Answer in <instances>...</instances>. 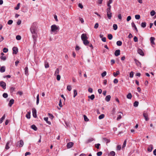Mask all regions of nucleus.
Instances as JSON below:
<instances>
[{"mask_svg":"<svg viewBox=\"0 0 156 156\" xmlns=\"http://www.w3.org/2000/svg\"><path fill=\"white\" fill-rule=\"evenodd\" d=\"M15 88L13 87H11L10 88V91L11 92H13L14 91H15Z\"/></svg>","mask_w":156,"mask_h":156,"instance_id":"56","label":"nucleus"},{"mask_svg":"<svg viewBox=\"0 0 156 156\" xmlns=\"http://www.w3.org/2000/svg\"><path fill=\"white\" fill-rule=\"evenodd\" d=\"M155 39L154 37H151L150 38V41L151 44H154V45L155 44V43L154 42V41L155 40Z\"/></svg>","mask_w":156,"mask_h":156,"instance_id":"16","label":"nucleus"},{"mask_svg":"<svg viewBox=\"0 0 156 156\" xmlns=\"http://www.w3.org/2000/svg\"><path fill=\"white\" fill-rule=\"evenodd\" d=\"M16 39L18 40H20L21 39V37L20 35H17L16 37Z\"/></svg>","mask_w":156,"mask_h":156,"instance_id":"52","label":"nucleus"},{"mask_svg":"<svg viewBox=\"0 0 156 156\" xmlns=\"http://www.w3.org/2000/svg\"><path fill=\"white\" fill-rule=\"evenodd\" d=\"M100 145V144H95V147L97 149H99V147Z\"/></svg>","mask_w":156,"mask_h":156,"instance_id":"47","label":"nucleus"},{"mask_svg":"<svg viewBox=\"0 0 156 156\" xmlns=\"http://www.w3.org/2000/svg\"><path fill=\"white\" fill-rule=\"evenodd\" d=\"M135 18L137 20H139L140 18V16L139 15H136L135 16Z\"/></svg>","mask_w":156,"mask_h":156,"instance_id":"45","label":"nucleus"},{"mask_svg":"<svg viewBox=\"0 0 156 156\" xmlns=\"http://www.w3.org/2000/svg\"><path fill=\"white\" fill-rule=\"evenodd\" d=\"M134 61L136 65L140 67H141V63L137 60L135 59Z\"/></svg>","mask_w":156,"mask_h":156,"instance_id":"9","label":"nucleus"},{"mask_svg":"<svg viewBox=\"0 0 156 156\" xmlns=\"http://www.w3.org/2000/svg\"><path fill=\"white\" fill-rule=\"evenodd\" d=\"M121 146L120 145H118L117 146L116 149L117 150L119 151L121 150Z\"/></svg>","mask_w":156,"mask_h":156,"instance_id":"54","label":"nucleus"},{"mask_svg":"<svg viewBox=\"0 0 156 156\" xmlns=\"http://www.w3.org/2000/svg\"><path fill=\"white\" fill-rule=\"evenodd\" d=\"M67 89L69 91H71L72 89L71 86L70 85L68 86H67Z\"/></svg>","mask_w":156,"mask_h":156,"instance_id":"48","label":"nucleus"},{"mask_svg":"<svg viewBox=\"0 0 156 156\" xmlns=\"http://www.w3.org/2000/svg\"><path fill=\"white\" fill-rule=\"evenodd\" d=\"M61 76L60 75H57V76L56 79L58 80H59L60 79Z\"/></svg>","mask_w":156,"mask_h":156,"instance_id":"59","label":"nucleus"},{"mask_svg":"<svg viewBox=\"0 0 156 156\" xmlns=\"http://www.w3.org/2000/svg\"><path fill=\"white\" fill-rule=\"evenodd\" d=\"M83 117L85 121L87 122L89 120V119L85 115H83Z\"/></svg>","mask_w":156,"mask_h":156,"instance_id":"39","label":"nucleus"},{"mask_svg":"<svg viewBox=\"0 0 156 156\" xmlns=\"http://www.w3.org/2000/svg\"><path fill=\"white\" fill-rule=\"evenodd\" d=\"M3 97L5 98H7L8 96V95L7 94V93H4L3 94Z\"/></svg>","mask_w":156,"mask_h":156,"instance_id":"49","label":"nucleus"},{"mask_svg":"<svg viewBox=\"0 0 156 156\" xmlns=\"http://www.w3.org/2000/svg\"><path fill=\"white\" fill-rule=\"evenodd\" d=\"M133 76V71H131L129 73V77L130 78H132Z\"/></svg>","mask_w":156,"mask_h":156,"instance_id":"50","label":"nucleus"},{"mask_svg":"<svg viewBox=\"0 0 156 156\" xmlns=\"http://www.w3.org/2000/svg\"><path fill=\"white\" fill-rule=\"evenodd\" d=\"M133 40L135 42H137L138 41V38L136 36H135L133 38Z\"/></svg>","mask_w":156,"mask_h":156,"instance_id":"53","label":"nucleus"},{"mask_svg":"<svg viewBox=\"0 0 156 156\" xmlns=\"http://www.w3.org/2000/svg\"><path fill=\"white\" fill-rule=\"evenodd\" d=\"M59 106H60V107H62V103L61 99H60L59 101Z\"/></svg>","mask_w":156,"mask_h":156,"instance_id":"61","label":"nucleus"},{"mask_svg":"<svg viewBox=\"0 0 156 156\" xmlns=\"http://www.w3.org/2000/svg\"><path fill=\"white\" fill-rule=\"evenodd\" d=\"M39 94H38L37 96L36 99H37V101H36V104L38 105L39 103Z\"/></svg>","mask_w":156,"mask_h":156,"instance_id":"26","label":"nucleus"},{"mask_svg":"<svg viewBox=\"0 0 156 156\" xmlns=\"http://www.w3.org/2000/svg\"><path fill=\"white\" fill-rule=\"evenodd\" d=\"M31 128L35 131H36L37 129V127L34 125H32L31 126Z\"/></svg>","mask_w":156,"mask_h":156,"instance_id":"25","label":"nucleus"},{"mask_svg":"<svg viewBox=\"0 0 156 156\" xmlns=\"http://www.w3.org/2000/svg\"><path fill=\"white\" fill-rule=\"evenodd\" d=\"M153 145L152 144H151L150 145L149 147L147 149V151H148L149 152H151L152 150H153Z\"/></svg>","mask_w":156,"mask_h":156,"instance_id":"13","label":"nucleus"},{"mask_svg":"<svg viewBox=\"0 0 156 156\" xmlns=\"http://www.w3.org/2000/svg\"><path fill=\"white\" fill-rule=\"evenodd\" d=\"M5 114H4L2 117L0 119V123H2L3 122V120L5 119Z\"/></svg>","mask_w":156,"mask_h":156,"instance_id":"23","label":"nucleus"},{"mask_svg":"<svg viewBox=\"0 0 156 156\" xmlns=\"http://www.w3.org/2000/svg\"><path fill=\"white\" fill-rule=\"evenodd\" d=\"M10 143V141H9L7 142L6 144L5 145V149L6 150H8L9 148V145Z\"/></svg>","mask_w":156,"mask_h":156,"instance_id":"19","label":"nucleus"},{"mask_svg":"<svg viewBox=\"0 0 156 156\" xmlns=\"http://www.w3.org/2000/svg\"><path fill=\"white\" fill-rule=\"evenodd\" d=\"M20 3H19L17 4L15 8V9L16 10H18L20 8Z\"/></svg>","mask_w":156,"mask_h":156,"instance_id":"57","label":"nucleus"},{"mask_svg":"<svg viewBox=\"0 0 156 156\" xmlns=\"http://www.w3.org/2000/svg\"><path fill=\"white\" fill-rule=\"evenodd\" d=\"M111 96L110 95L107 96L105 98V100L107 101H110L111 99Z\"/></svg>","mask_w":156,"mask_h":156,"instance_id":"20","label":"nucleus"},{"mask_svg":"<svg viewBox=\"0 0 156 156\" xmlns=\"http://www.w3.org/2000/svg\"><path fill=\"white\" fill-rule=\"evenodd\" d=\"M88 98L91 99V100H93L95 98V96L94 94H92L91 96H89Z\"/></svg>","mask_w":156,"mask_h":156,"instance_id":"27","label":"nucleus"},{"mask_svg":"<svg viewBox=\"0 0 156 156\" xmlns=\"http://www.w3.org/2000/svg\"><path fill=\"white\" fill-rule=\"evenodd\" d=\"M0 86L2 87L4 89H6V84L5 82L1 81L0 82Z\"/></svg>","mask_w":156,"mask_h":156,"instance_id":"6","label":"nucleus"},{"mask_svg":"<svg viewBox=\"0 0 156 156\" xmlns=\"http://www.w3.org/2000/svg\"><path fill=\"white\" fill-rule=\"evenodd\" d=\"M73 93H74L73 97L75 98L77 95V91L76 90H74Z\"/></svg>","mask_w":156,"mask_h":156,"instance_id":"36","label":"nucleus"},{"mask_svg":"<svg viewBox=\"0 0 156 156\" xmlns=\"http://www.w3.org/2000/svg\"><path fill=\"white\" fill-rule=\"evenodd\" d=\"M8 51V49L7 48H4L3 49V51L4 53H6Z\"/></svg>","mask_w":156,"mask_h":156,"instance_id":"41","label":"nucleus"},{"mask_svg":"<svg viewBox=\"0 0 156 156\" xmlns=\"http://www.w3.org/2000/svg\"><path fill=\"white\" fill-rule=\"evenodd\" d=\"M146 23L145 22H144L141 23V26L143 28H144L146 27Z\"/></svg>","mask_w":156,"mask_h":156,"instance_id":"32","label":"nucleus"},{"mask_svg":"<svg viewBox=\"0 0 156 156\" xmlns=\"http://www.w3.org/2000/svg\"><path fill=\"white\" fill-rule=\"evenodd\" d=\"M14 100L13 99H11L9 102V107H11L12 105L14 103Z\"/></svg>","mask_w":156,"mask_h":156,"instance_id":"14","label":"nucleus"},{"mask_svg":"<svg viewBox=\"0 0 156 156\" xmlns=\"http://www.w3.org/2000/svg\"><path fill=\"white\" fill-rule=\"evenodd\" d=\"M94 140V139L93 138H90L89 139L87 142V143H88L90 142H91L92 141Z\"/></svg>","mask_w":156,"mask_h":156,"instance_id":"44","label":"nucleus"},{"mask_svg":"<svg viewBox=\"0 0 156 156\" xmlns=\"http://www.w3.org/2000/svg\"><path fill=\"white\" fill-rule=\"evenodd\" d=\"M51 33H54L55 34H56L59 30V26L55 24L51 26Z\"/></svg>","mask_w":156,"mask_h":156,"instance_id":"2","label":"nucleus"},{"mask_svg":"<svg viewBox=\"0 0 156 156\" xmlns=\"http://www.w3.org/2000/svg\"><path fill=\"white\" fill-rule=\"evenodd\" d=\"M73 145V142H70L67 144L66 147L67 148H70L72 147Z\"/></svg>","mask_w":156,"mask_h":156,"instance_id":"10","label":"nucleus"},{"mask_svg":"<svg viewBox=\"0 0 156 156\" xmlns=\"http://www.w3.org/2000/svg\"><path fill=\"white\" fill-rule=\"evenodd\" d=\"M120 50H117L115 52V55L116 56H118L120 54Z\"/></svg>","mask_w":156,"mask_h":156,"instance_id":"12","label":"nucleus"},{"mask_svg":"<svg viewBox=\"0 0 156 156\" xmlns=\"http://www.w3.org/2000/svg\"><path fill=\"white\" fill-rule=\"evenodd\" d=\"M30 30L32 34V37L34 43L35 44L37 41V26L36 23L34 22L33 23L30 28Z\"/></svg>","mask_w":156,"mask_h":156,"instance_id":"1","label":"nucleus"},{"mask_svg":"<svg viewBox=\"0 0 156 156\" xmlns=\"http://www.w3.org/2000/svg\"><path fill=\"white\" fill-rule=\"evenodd\" d=\"M83 44L85 46H88V44H89V42L87 40H84V41H83Z\"/></svg>","mask_w":156,"mask_h":156,"instance_id":"17","label":"nucleus"},{"mask_svg":"<svg viewBox=\"0 0 156 156\" xmlns=\"http://www.w3.org/2000/svg\"><path fill=\"white\" fill-rule=\"evenodd\" d=\"M44 120L49 125H50L51 124V123L50 121H48V118L47 117H44Z\"/></svg>","mask_w":156,"mask_h":156,"instance_id":"24","label":"nucleus"},{"mask_svg":"<svg viewBox=\"0 0 156 156\" xmlns=\"http://www.w3.org/2000/svg\"><path fill=\"white\" fill-rule=\"evenodd\" d=\"M106 75V71H104L103 73H101V76L102 77H104Z\"/></svg>","mask_w":156,"mask_h":156,"instance_id":"46","label":"nucleus"},{"mask_svg":"<svg viewBox=\"0 0 156 156\" xmlns=\"http://www.w3.org/2000/svg\"><path fill=\"white\" fill-rule=\"evenodd\" d=\"M0 58L2 60L5 61L6 60V58L5 56H1L0 57Z\"/></svg>","mask_w":156,"mask_h":156,"instance_id":"43","label":"nucleus"},{"mask_svg":"<svg viewBox=\"0 0 156 156\" xmlns=\"http://www.w3.org/2000/svg\"><path fill=\"white\" fill-rule=\"evenodd\" d=\"M59 69L58 68H57L56 69V70L55 72L54 75H56L57 74H59Z\"/></svg>","mask_w":156,"mask_h":156,"instance_id":"40","label":"nucleus"},{"mask_svg":"<svg viewBox=\"0 0 156 156\" xmlns=\"http://www.w3.org/2000/svg\"><path fill=\"white\" fill-rule=\"evenodd\" d=\"M131 16H129L127 17L126 20L127 21H129L130 20H131Z\"/></svg>","mask_w":156,"mask_h":156,"instance_id":"64","label":"nucleus"},{"mask_svg":"<svg viewBox=\"0 0 156 156\" xmlns=\"http://www.w3.org/2000/svg\"><path fill=\"white\" fill-rule=\"evenodd\" d=\"M44 66H45V67L46 68H48L49 67V65L48 63V62H45Z\"/></svg>","mask_w":156,"mask_h":156,"instance_id":"35","label":"nucleus"},{"mask_svg":"<svg viewBox=\"0 0 156 156\" xmlns=\"http://www.w3.org/2000/svg\"><path fill=\"white\" fill-rule=\"evenodd\" d=\"M155 14V11L154 10H152L150 12L151 15L152 16H153Z\"/></svg>","mask_w":156,"mask_h":156,"instance_id":"42","label":"nucleus"},{"mask_svg":"<svg viewBox=\"0 0 156 156\" xmlns=\"http://www.w3.org/2000/svg\"><path fill=\"white\" fill-rule=\"evenodd\" d=\"M131 25L132 27H134L136 31L137 32L138 31L137 28H136L135 23L134 22H132L131 23Z\"/></svg>","mask_w":156,"mask_h":156,"instance_id":"21","label":"nucleus"},{"mask_svg":"<svg viewBox=\"0 0 156 156\" xmlns=\"http://www.w3.org/2000/svg\"><path fill=\"white\" fill-rule=\"evenodd\" d=\"M99 26L98 23H96L94 26V28L95 29H97L98 27Z\"/></svg>","mask_w":156,"mask_h":156,"instance_id":"62","label":"nucleus"},{"mask_svg":"<svg viewBox=\"0 0 156 156\" xmlns=\"http://www.w3.org/2000/svg\"><path fill=\"white\" fill-rule=\"evenodd\" d=\"M21 23V20H19L17 23L18 25H20Z\"/></svg>","mask_w":156,"mask_h":156,"instance_id":"63","label":"nucleus"},{"mask_svg":"<svg viewBox=\"0 0 156 156\" xmlns=\"http://www.w3.org/2000/svg\"><path fill=\"white\" fill-rule=\"evenodd\" d=\"M32 113L33 116L36 118L37 117V111L35 108H33L32 109Z\"/></svg>","mask_w":156,"mask_h":156,"instance_id":"7","label":"nucleus"},{"mask_svg":"<svg viewBox=\"0 0 156 156\" xmlns=\"http://www.w3.org/2000/svg\"><path fill=\"white\" fill-rule=\"evenodd\" d=\"M104 116H105L103 114H102L99 116L98 118L99 119H101L103 118H104Z\"/></svg>","mask_w":156,"mask_h":156,"instance_id":"38","label":"nucleus"},{"mask_svg":"<svg viewBox=\"0 0 156 156\" xmlns=\"http://www.w3.org/2000/svg\"><path fill=\"white\" fill-rule=\"evenodd\" d=\"M107 16L109 19H111L112 17V13L110 12L107 13Z\"/></svg>","mask_w":156,"mask_h":156,"instance_id":"22","label":"nucleus"},{"mask_svg":"<svg viewBox=\"0 0 156 156\" xmlns=\"http://www.w3.org/2000/svg\"><path fill=\"white\" fill-rule=\"evenodd\" d=\"M78 7L80 8L81 9H83V5H82V4L80 3H79L78 4Z\"/></svg>","mask_w":156,"mask_h":156,"instance_id":"60","label":"nucleus"},{"mask_svg":"<svg viewBox=\"0 0 156 156\" xmlns=\"http://www.w3.org/2000/svg\"><path fill=\"white\" fill-rule=\"evenodd\" d=\"M13 53L16 54L18 52V48L17 47H14L12 48Z\"/></svg>","mask_w":156,"mask_h":156,"instance_id":"8","label":"nucleus"},{"mask_svg":"<svg viewBox=\"0 0 156 156\" xmlns=\"http://www.w3.org/2000/svg\"><path fill=\"white\" fill-rule=\"evenodd\" d=\"M108 38L109 40H111L112 39L113 36L112 34H110L108 35Z\"/></svg>","mask_w":156,"mask_h":156,"instance_id":"37","label":"nucleus"},{"mask_svg":"<svg viewBox=\"0 0 156 156\" xmlns=\"http://www.w3.org/2000/svg\"><path fill=\"white\" fill-rule=\"evenodd\" d=\"M13 23V21L12 20H9L8 22V24L9 25H11Z\"/></svg>","mask_w":156,"mask_h":156,"instance_id":"55","label":"nucleus"},{"mask_svg":"<svg viewBox=\"0 0 156 156\" xmlns=\"http://www.w3.org/2000/svg\"><path fill=\"white\" fill-rule=\"evenodd\" d=\"M88 37L87 36V34H83L81 35V39L82 41H83L84 40H86L88 39Z\"/></svg>","mask_w":156,"mask_h":156,"instance_id":"5","label":"nucleus"},{"mask_svg":"<svg viewBox=\"0 0 156 156\" xmlns=\"http://www.w3.org/2000/svg\"><path fill=\"white\" fill-rule=\"evenodd\" d=\"M137 52L141 55L144 56V53L142 50L140 48H139L138 49Z\"/></svg>","mask_w":156,"mask_h":156,"instance_id":"11","label":"nucleus"},{"mask_svg":"<svg viewBox=\"0 0 156 156\" xmlns=\"http://www.w3.org/2000/svg\"><path fill=\"white\" fill-rule=\"evenodd\" d=\"M143 115L146 121H147L149 120V118L148 117V112L145 111L143 113Z\"/></svg>","mask_w":156,"mask_h":156,"instance_id":"4","label":"nucleus"},{"mask_svg":"<svg viewBox=\"0 0 156 156\" xmlns=\"http://www.w3.org/2000/svg\"><path fill=\"white\" fill-rule=\"evenodd\" d=\"M113 29L114 30H116L118 28V26L117 24H114L113 26Z\"/></svg>","mask_w":156,"mask_h":156,"instance_id":"34","label":"nucleus"},{"mask_svg":"<svg viewBox=\"0 0 156 156\" xmlns=\"http://www.w3.org/2000/svg\"><path fill=\"white\" fill-rule=\"evenodd\" d=\"M139 105V102L137 101H136L133 103V106L135 107H137Z\"/></svg>","mask_w":156,"mask_h":156,"instance_id":"29","label":"nucleus"},{"mask_svg":"<svg viewBox=\"0 0 156 156\" xmlns=\"http://www.w3.org/2000/svg\"><path fill=\"white\" fill-rule=\"evenodd\" d=\"M110 154L112 156H115V153L114 151H112L110 152Z\"/></svg>","mask_w":156,"mask_h":156,"instance_id":"58","label":"nucleus"},{"mask_svg":"<svg viewBox=\"0 0 156 156\" xmlns=\"http://www.w3.org/2000/svg\"><path fill=\"white\" fill-rule=\"evenodd\" d=\"M102 153L101 151H99L97 153V155L98 156H100L102 154Z\"/></svg>","mask_w":156,"mask_h":156,"instance_id":"51","label":"nucleus"},{"mask_svg":"<svg viewBox=\"0 0 156 156\" xmlns=\"http://www.w3.org/2000/svg\"><path fill=\"white\" fill-rule=\"evenodd\" d=\"M25 73L26 75H28V68L27 67H26L25 69Z\"/></svg>","mask_w":156,"mask_h":156,"instance_id":"30","label":"nucleus"},{"mask_svg":"<svg viewBox=\"0 0 156 156\" xmlns=\"http://www.w3.org/2000/svg\"><path fill=\"white\" fill-rule=\"evenodd\" d=\"M103 140L106 143V144L108 143H109L110 141V140L109 139H107L106 138H103Z\"/></svg>","mask_w":156,"mask_h":156,"instance_id":"15","label":"nucleus"},{"mask_svg":"<svg viewBox=\"0 0 156 156\" xmlns=\"http://www.w3.org/2000/svg\"><path fill=\"white\" fill-rule=\"evenodd\" d=\"M122 44V42L120 41H118L116 42V44L118 46H121Z\"/></svg>","mask_w":156,"mask_h":156,"instance_id":"31","label":"nucleus"},{"mask_svg":"<svg viewBox=\"0 0 156 156\" xmlns=\"http://www.w3.org/2000/svg\"><path fill=\"white\" fill-rule=\"evenodd\" d=\"M5 67L4 66H2L0 69V72L1 73H3L5 72Z\"/></svg>","mask_w":156,"mask_h":156,"instance_id":"18","label":"nucleus"},{"mask_svg":"<svg viewBox=\"0 0 156 156\" xmlns=\"http://www.w3.org/2000/svg\"><path fill=\"white\" fill-rule=\"evenodd\" d=\"M119 74V71H117L116 73L114 72L113 73V75L114 76L116 77L117 76V75H118Z\"/></svg>","mask_w":156,"mask_h":156,"instance_id":"33","label":"nucleus"},{"mask_svg":"<svg viewBox=\"0 0 156 156\" xmlns=\"http://www.w3.org/2000/svg\"><path fill=\"white\" fill-rule=\"evenodd\" d=\"M126 97L128 99H131L132 98V94L130 93H129L127 95Z\"/></svg>","mask_w":156,"mask_h":156,"instance_id":"28","label":"nucleus"},{"mask_svg":"<svg viewBox=\"0 0 156 156\" xmlns=\"http://www.w3.org/2000/svg\"><path fill=\"white\" fill-rule=\"evenodd\" d=\"M24 145V143L22 140H20L19 141L17 142L16 143V147H22Z\"/></svg>","mask_w":156,"mask_h":156,"instance_id":"3","label":"nucleus"}]
</instances>
